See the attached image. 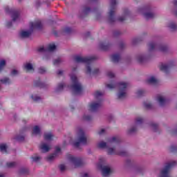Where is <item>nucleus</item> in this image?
<instances>
[{
    "label": "nucleus",
    "instance_id": "nucleus-1",
    "mask_svg": "<svg viewBox=\"0 0 177 177\" xmlns=\"http://www.w3.org/2000/svg\"><path fill=\"white\" fill-rule=\"evenodd\" d=\"M120 138L113 136L108 139L107 142L101 141L97 143V147L100 149H106L108 154H118V156H126L127 151L125 150L116 147L115 148H111L110 146L113 145H118L120 143Z\"/></svg>",
    "mask_w": 177,
    "mask_h": 177
},
{
    "label": "nucleus",
    "instance_id": "nucleus-2",
    "mask_svg": "<svg viewBox=\"0 0 177 177\" xmlns=\"http://www.w3.org/2000/svg\"><path fill=\"white\" fill-rule=\"evenodd\" d=\"M40 28H42V22L41 20L31 21L29 24V28L21 30L19 36L21 38H28L32 34L34 30H40Z\"/></svg>",
    "mask_w": 177,
    "mask_h": 177
},
{
    "label": "nucleus",
    "instance_id": "nucleus-3",
    "mask_svg": "<svg viewBox=\"0 0 177 177\" xmlns=\"http://www.w3.org/2000/svg\"><path fill=\"white\" fill-rule=\"evenodd\" d=\"M92 60H93V57H82L80 55L75 56V62H76V63H85L86 73L88 74H97V73H99L98 68H95L93 71L92 68H91Z\"/></svg>",
    "mask_w": 177,
    "mask_h": 177
},
{
    "label": "nucleus",
    "instance_id": "nucleus-4",
    "mask_svg": "<svg viewBox=\"0 0 177 177\" xmlns=\"http://www.w3.org/2000/svg\"><path fill=\"white\" fill-rule=\"evenodd\" d=\"M118 86L119 88V93L118 94V99H124L127 97V88H128V84L125 82H120L119 84H115V82H112L111 83L106 84V88L108 89H114Z\"/></svg>",
    "mask_w": 177,
    "mask_h": 177
},
{
    "label": "nucleus",
    "instance_id": "nucleus-5",
    "mask_svg": "<svg viewBox=\"0 0 177 177\" xmlns=\"http://www.w3.org/2000/svg\"><path fill=\"white\" fill-rule=\"evenodd\" d=\"M77 68H73L72 69V73L71 74V80L72 82L71 86H68V88H71V89L73 90V92L76 93L77 95H80L82 92V85L80 84V81H78V78L74 74L75 73Z\"/></svg>",
    "mask_w": 177,
    "mask_h": 177
},
{
    "label": "nucleus",
    "instance_id": "nucleus-6",
    "mask_svg": "<svg viewBox=\"0 0 177 177\" xmlns=\"http://www.w3.org/2000/svg\"><path fill=\"white\" fill-rule=\"evenodd\" d=\"M53 133L50 131L44 133V141L39 145V149L43 153H48L50 150V144L49 142L53 140Z\"/></svg>",
    "mask_w": 177,
    "mask_h": 177
},
{
    "label": "nucleus",
    "instance_id": "nucleus-7",
    "mask_svg": "<svg viewBox=\"0 0 177 177\" xmlns=\"http://www.w3.org/2000/svg\"><path fill=\"white\" fill-rule=\"evenodd\" d=\"M76 135L77 138V141L73 142L75 147H80L81 145H86V135H85V131L81 127H77L76 129Z\"/></svg>",
    "mask_w": 177,
    "mask_h": 177
},
{
    "label": "nucleus",
    "instance_id": "nucleus-8",
    "mask_svg": "<svg viewBox=\"0 0 177 177\" xmlns=\"http://www.w3.org/2000/svg\"><path fill=\"white\" fill-rule=\"evenodd\" d=\"M94 96L95 99H98L99 100L97 102H93L89 105V110L91 111H96L100 106H102V96H103V93L102 91H95L94 93Z\"/></svg>",
    "mask_w": 177,
    "mask_h": 177
},
{
    "label": "nucleus",
    "instance_id": "nucleus-9",
    "mask_svg": "<svg viewBox=\"0 0 177 177\" xmlns=\"http://www.w3.org/2000/svg\"><path fill=\"white\" fill-rule=\"evenodd\" d=\"M176 165V162L171 161L166 165L165 168L161 171L160 177H171L169 176V169Z\"/></svg>",
    "mask_w": 177,
    "mask_h": 177
},
{
    "label": "nucleus",
    "instance_id": "nucleus-10",
    "mask_svg": "<svg viewBox=\"0 0 177 177\" xmlns=\"http://www.w3.org/2000/svg\"><path fill=\"white\" fill-rule=\"evenodd\" d=\"M5 10L6 13L11 15V17L14 21H18L20 19V12L19 10L11 9L8 6L5 7Z\"/></svg>",
    "mask_w": 177,
    "mask_h": 177
},
{
    "label": "nucleus",
    "instance_id": "nucleus-11",
    "mask_svg": "<svg viewBox=\"0 0 177 177\" xmlns=\"http://www.w3.org/2000/svg\"><path fill=\"white\" fill-rule=\"evenodd\" d=\"M102 164H104V159L103 158L100 159L98 167L101 168L103 176H109V175L111 174V167H110V166L102 167Z\"/></svg>",
    "mask_w": 177,
    "mask_h": 177
},
{
    "label": "nucleus",
    "instance_id": "nucleus-12",
    "mask_svg": "<svg viewBox=\"0 0 177 177\" xmlns=\"http://www.w3.org/2000/svg\"><path fill=\"white\" fill-rule=\"evenodd\" d=\"M68 160L69 163L74 168H77V167H80L82 164V159L81 158H75L72 155L68 156Z\"/></svg>",
    "mask_w": 177,
    "mask_h": 177
},
{
    "label": "nucleus",
    "instance_id": "nucleus-13",
    "mask_svg": "<svg viewBox=\"0 0 177 177\" xmlns=\"http://www.w3.org/2000/svg\"><path fill=\"white\" fill-rule=\"evenodd\" d=\"M138 12L143 15L145 19H153L154 17V14L150 11V8L147 6L139 8Z\"/></svg>",
    "mask_w": 177,
    "mask_h": 177
},
{
    "label": "nucleus",
    "instance_id": "nucleus-14",
    "mask_svg": "<svg viewBox=\"0 0 177 177\" xmlns=\"http://www.w3.org/2000/svg\"><path fill=\"white\" fill-rule=\"evenodd\" d=\"M117 5V0H111V9L109 12V21L113 23V21H115V17H114L115 6Z\"/></svg>",
    "mask_w": 177,
    "mask_h": 177
},
{
    "label": "nucleus",
    "instance_id": "nucleus-15",
    "mask_svg": "<svg viewBox=\"0 0 177 177\" xmlns=\"http://www.w3.org/2000/svg\"><path fill=\"white\" fill-rule=\"evenodd\" d=\"M158 49L159 52H167L168 50V47L165 45H157L154 43H150L149 44V50L151 52V50H154V49Z\"/></svg>",
    "mask_w": 177,
    "mask_h": 177
},
{
    "label": "nucleus",
    "instance_id": "nucleus-16",
    "mask_svg": "<svg viewBox=\"0 0 177 177\" xmlns=\"http://www.w3.org/2000/svg\"><path fill=\"white\" fill-rule=\"evenodd\" d=\"M56 46L54 44H48L47 46H40L38 48V52L45 53V52H55Z\"/></svg>",
    "mask_w": 177,
    "mask_h": 177
},
{
    "label": "nucleus",
    "instance_id": "nucleus-17",
    "mask_svg": "<svg viewBox=\"0 0 177 177\" xmlns=\"http://www.w3.org/2000/svg\"><path fill=\"white\" fill-rule=\"evenodd\" d=\"M172 66H174V62H168L167 64L161 63L159 65V68L161 71H163V73H168Z\"/></svg>",
    "mask_w": 177,
    "mask_h": 177
},
{
    "label": "nucleus",
    "instance_id": "nucleus-18",
    "mask_svg": "<svg viewBox=\"0 0 177 177\" xmlns=\"http://www.w3.org/2000/svg\"><path fill=\"white\" fill-rule=\"evenodd\" d=\"M61 153H62V150L60 149V147H57L55 148V153H53V154L48 156L47 157V160L49 162L53 161V160H55V158H56L57 156H59V154H60Z\"/></svg>",
    "mask_w": 177,
    "mask_h": 177
},
{
    "label": "nucleus",
    "instance_id": "nucleus-19",
    "mask_svg": "<svg viewBox=\"0 0 177 177\" xmlns=\"http://www.w3.org/2000/svg\"><path fill=\"white\" fill-rule=\"evenodd\" d=\"M156 101L159 104V106H165V104L168 102V100L163 95H158Z\"/></svg>",
    "mask_w": 177,
    "mask_h": 177
},
{
    "label": "nucleus",
    "instance_id": "nucleus-20",
    "mask_svg": "<svg viewBox=\"0 0 177 177\" xmlns=\"http://www.w3.org/2000/svg\"><path fill=\"white\" fill-rule=\"evenodd\" d=\"M0 82L4 85H10V84H12V80L8 77H3L0 79Z\"/></svg>",
    "mask_w": 177,
    "mask_h": 177
},
{
    "label": "nucleus",
    "instance_id": "nucleus-21",
    "mask_svg": "<svg viewBox=\"0 0 177 177\" xmlns=\"http://www.w3.org/2000/svg\"><path fill=\"white\" fill-rule=\"evenodd\" d=\"M147 82L148 84L156 85L158 83V80L154 76H151L147 79Z\"/></svg>",
    "mask_w": 177,
    "mask_h": 177
},
{
    "label": "nucleus",
    "instance_id": "nucleus-22",
    "mask_svg": "<svg viewBox=\"0 0 177 177\" xmlns=\"http://www.w3.org/2000/svg\"><path fill=\"white\" fill-rule=\"evenodd\" d=\"M32 135H41V127L38 125H36L32 129Z\"/></svg>",
    "mask_w": 177,
    "mask_h": 177
},
{
    "label": "nucleus",
    "instance_id": "nucleus-23",
    "mask_svg": "<svg viewBox=\"0 0 177 177\" xmlns=\"http://www.w3.org/2000/svg\"><path fill=\"white\" fill-rule=\"evenodd\" d=\"M149 56L146 55H140L137 57V60L139 62V63H143L146 59H147Z\"/></svg>",
    "mask_w": 177,
    "mask_h": 177
},
{
    "label": "nucleus",
    "instance_id": "nucleus-24",
    "mask_svg": "<svg viewBox=\"0 0 177 177\" xmlns=\"http://www.w3.org/2000/svg\"><path fill=\"white\" fill-rule=\"evenodd\" d=\"M111 59L113 63H118V62H120V59H121V57L120 56V54H114L111 56Z\"/></svg>",
    "mask_w": 177,
    "mask_h": 177
},
{
    "label": "nucleus",
    "instance_id": "nucleus-25",
    "mask_svg": "<svg viewBox=\"0 0 177 177\" xmlns=\"http://www.w3.org/2000/svg\"><path fill=\"white\" fill-rule=\"evenodd\" d=\"M24 67L27 71H34V66H32V64L30 62L25 64Z\"/></svg>",
    "mask_w": 177,
    "mask_h": 177
},
{
    "label": "nucleus",
    "instance_id": "nucleus-26",
    "mask_svg": "<svg viewBox=\"0 0 177 177\" xmlns=\"http://www.w3.org/2000/svg\"><path fill=\"white\" fill-rule=\"evenodd\" d=\"M64 88H66V84L64 83H60L57 86V87L55 88V91L56 92H62V91H63V89H64Z\"/></svg>",
    "mask_w": 177,
    "mask_h": 177
},
{
    "label": "nucleus",
    "instance_id": "nucleus-27",
    "mask_svg": "<svg viewBox=\"0 0 177 177\" xmlns=\"http://www.w3.org/2000/svg\"><path fill=\"white\" fill-rule=\"evenodd\" d=\"M167 27L169 28L171 31H174V30L177 29V25L175 22L169 23Z\"/></svg>",
    "mask_w": 177,
    "mask_h": 177
},
{
    "label": "nucleus",
    "instance_id": "nucleus-28",
    "mask_svg": "<svg viewBox=\"0 0 177 177\" xmlns=\"http://www.w3.org/2000/svg\"><path fill=\"white\" fill-rule=\"evenodd\" d=\"M143 122V118L141 117H138L136 119L135 125L136 127H139V125H142Z\"/></svg>",
    "mask_w": 177,
    "mask_h": 177
},
{
    "label": "nucleus",
    "instance_id": "nucleus-29",
    "mask_svg": "<svg viewBox=\"0 0 177 177\" xmlns=\"http://www.w3.org/2000/svg\"><path fill=\"white\" fill-rule=\"evenodd\" d=\"M99 46L102 50H107V49H109V44L106 43H100Z\"/></svg>",
    "mask_w": 177,
    "mask_h": 177
},
{
    "label": "nucleus",
    "instance_id": "nucleus-30",
    "mask_svg": "<svg viewBox=\"0 0 177 177\" xmlns=\"http://www.w3.org/2000/svg\"><path fill=\"white\" fill-rule=\"evenodd\" d=\"M8 149V146L6 144H1L0 145V151L1 153H6V149Z\"/></svg>",
    "mask_w": 177,
    "mask_h": 177
},
{
    "label": "nucleus",
    "instance_id": "nucleus-31",
    "mask_svg": "<svg viewBox=\"0 0 177 177\" xmlns=\"http://www.w3.org/2000/svg\"><path fill=\"white\" fill-rule=\"evenodd\" d=\"M30 97L34 102H39V100H41V97L38 96L37 94L32 95Z\"/></svg>",
    "mask_w": 177,
    "mask_h": 177
},
{
    "label": "nucleus",
    "instance_id": "nucleus-32",
    "mask_svg": "<svg viewBox=\"0 0 177 177\" xmlns=\"http://www.w3.org/2000/svg\"><path fill=\"white\" fill-rule=\"evenodd\" d=\"M5 66H6V61L5 59H0V71L3 70Z\"/></svg>",
    "mask_w": 177,
    "mask_h": 177
},
{
    "label": "nucleus",
    "instance_id": "nucleus-33",
    "mask_svg": "<svg viewBox=\"0 0 177 177\" xmlns=\"http://www.w3.org/2000/svg\"><path fill=\"white\" fill-rule=\"evenodd\" d=\"M144 106L145 109H151V107H153V105L151 104V103L149 102H145Z\"/></svg>",
    "mask_w": 177,
    "mask_h": 177
},
{
    "label": "nucleus",
    "instance_id": "nucleus-34",
    "mask_svg": "<svg viewBox=\"0 0 177 177\" xmlns=\"http://www.w3.org/2000/svg\"><path fill=\"white\" fill-rule=\"evenodd\" d=\"M127 16H128V11H126L124 12V15L123 17H120L119 19H118V21H124V20H125Z\"/></svg>",
    "mask_w": 177,
    "mask_h": 177
},
{
    "label": "nucleus",
    "instance_id": "nucleus-35",
    "mask_svg": "<svg viewBox=\"0 0 177 177\" xmlns=\"http://www.w3.org/2000/svg\"><path fill=\"white\" fill-rule=\"evenodd\" d=\"M107 77L109 78H114V77H115V75L111 71H109L107 72Z\"/></svg>",
    "mask_w": 177,
    "mask_h": 177
},
{
    "label": "nucleus",
    "instance_id": "nucleus-36",
    "mask_svg": "<svg viewBox=\"0 0 177 177\" xmlns=\"http://www.w3.org/2000/svg\"><path fill=\"white\" fill-rule=\"evenodd\" d=\"M8 168H13L16 165V162H10L6 164Z\"/></svg>",
    "mask_w": 177,
    "mask_h": 177
},
{
    "label": "nucleus",
    "instance_id": "nucleus-37",
    "mask_svg": "<svg viewBox=\"0 0 177 177\" xmlns=\"http://www.w3.org/2000/svg\"><path fill=\"white\" fill-rule=\"evenodd\" d=\"M91 118H92V116H91L89 115L84 114L83 116V120L84 121H89V120H91Z\"/></svg>",
    "mask_w": 177,
    "mask_h": 177
},
{
    "label": "nucleus",
    "instance_id": "nucleus-38",
    "mask_svg": "<svg viewBox=\"0 0 177 177\" xmlns=\"http://www.w3.org/2000/svg\"><path fill=\"white\" fill-rule=\"evenodd\" d=\"M106 129L102 128L98 131L97 133L98 135H104V133H106Z\"/></svg>",
    "mask_w": 177,
    "mask_h": 177
},
{
    "label": "nucleus",
    "instance_id": "nucleus-39",
    "mask_svg": "<svg viewBox=\"0 0 177 177\" xmlns=\"http://www.w3.org/2000/svg\"><path fill=\"white\" fill-rule=\"evenodd\" d=\"M15 140H19V142H21L22 140H24V136H17L15 138Z\"/></svg>",
    "mask_w": 177,
    "mask_h": 177
},
{
    "label": "nucleus",
    "instance_id": "nucleus-40",
    "mask_svg": "<svg viewBox=\"0 0 177 177\" xmlns=\"http://www.w3.org/2000/svg\"><path fill=\"white\" fill-rule=\"evenodd\" d=\"M133 132H136V127H131L129 130V133H133Z\"/></svg>",
    "mask_w": 177,
    "mask_h": 177
},
{
    "label": "nucleus",
    "instance_id": "nucleus-41",
    "mask_svg": "<svg viewBox=\"0 0 177 177\" xmlns=\"http://www.w3.org/2000/svg\"><path fill=\"white\" fill-rule=\"evenodd\" d=\"M143 93H145V91L143 90H138L136 92L137 96H142V95H143Z\"/></svg>",
    "mask_w": 177,
    "mask_h": 177
},
{
    "label": "nucleus",
    "instance_id": "nucleus-42",
    "mask_svg": "<svg viewBox=\"0 0 177 177\" xmlns=\"http://www.w3.org/2000/svg\"><path fill=\"white\" fill-rule=\"evenodd\" d=\"M46 71V69L44 67H41L39 69V73H40V74H44V73H45Z\"/></svg>",
    "mask_w": 177,
    "mask_h": 177
},
{
    "label": "nucleus",
    "instance_id": "nucleus-43",
    "mask_svg": "<svg viewBox=\"0 0 177 177\" xmlns=\"http://www.w3.org/2000/svg\"><path fill=\"white\" fill-rule=\"evenodd\" d=\"M19 74V71L16 70V69H13L11 71V75H17Z\"/></svg>",
    "mask_w": 177,
    "mask_h": 177
},
{
    "label": "nucleus",
    "instance_id": "nucleus-44",
    "mask_svg": "<svg viewBox=\"0 0 177 177\" xmlns=\"http://www.w3.org/2000/svg\"><path fill=\"white\" fill-rule=\"evenodd\" d=\"M32 161L37 162V161H38L39 160V156H32Z\"/></svg>",
    "mask_w": 177,
    "mask_h": 177
},
{
    "label": "nucleus",
    "instance_id": "nucleus-45",
    "mask_svg": "<svg viewBox=\"0 0 177 177\" xmlns=\"http://www.w3.org/2000/svg\"><path fill=\"white\" fill-rule=\"evenodd\" d=\"M61 62H62V59L57 58V59H55V60L54 61V64H55V66H57V64H59V63H60Z\"/></svg>",
    "mask_w": 177,
    "mask_h": 177
},
{
    "label": "nucleus",
    "instance_id": "nucleus-46",
    "mask_svg": "<svg viewBox=\"0 0 177 177\" xmlns=\"http://www.w3.org/2000/svg\"><path fill=\"white\" fill-rule=\"evenodd\" d=\"M59 169L62 171H65L66 170V165H59Z\"/></svg>",
    "mask_w": 177,
    "mask_h": 177
},
{
    "label": "nucleus",
    "instance_id": "nucleus-47",
    "mask_svg": "<svg viewBox=\"0 0 177 177\" xmlns=\"http://www.w3.org/2000/svg\"><path fill=\"white\" fill-rule=\"evenodd\" d=\"M151 127L153 128V129L156 130L158 127V125L156 123H153L151 124Z\"/></svg>",
    "mask_w": 177,
    "mask_h": 177
},
{
    "label": "nucleus",
    "instance_id": "nucleus-48",
    "mask_svg": "<svg viewBox=\"0 0 177 177\" xmlns=\"http://www.w3.org/2000/svg\"><path fill=\"white\" fill-rule=\"evenodd\" d=\"M70 31H71V28H65V32H70Z\"/></svg>",
    "mask_w": 177,
    "mask_h": 177
},
{
    "label": "nucleus",
    "instance_id": "nucleus-49",
    "mask_svg": "<svg viewBox=\"0 0 177 177\" xmlns=\"http://www.w3.org/2000/svg\"><path fill=\"white\" fill-rule=\"evenodd\" d=\"M57 74L58 75H62V74H63V71L62 70L58 71Z\"/></svg>",
    "mask_w": 177,
    "mask_h": 177
},
{
    "label": "nucleus",
    "instance_id": "nucleus-50",
    "mask_svg": "<svg viewBox=\"0 0 177 177\" xmlns=\"http://www.w3.org/2000/svg\"><path fill=\"white\" fill-rule=\"evenodd\" d=\"M7 27H11L12 26V22H8L6 24Z\"/></svg>",
    "mask_w": 177,
    "mask_h": 177
},
{
    "label": "nucleus",
    "instance_id": "nucleus-51",
    "mask_svg": "<svg viewBox=\"0 0 177 177\" xmlns=\"http://www.w3.org/2000/svg\"><path fill=\"white\" fill-rule=\"evenodd\" d=\"M82 177H88V174L86 173H84L82 174Z\"/></svg>",
    "mask_w": 177,
    "mask_h": 177
},
{
    "label": "nucleus",
    "instance_id": "nucleus-52",
    "mask_svg": "<svg viewBox=\"0 0 177 177\" xmlns=\"http://www.w3.org/2000/svg\"><path fill=\"white\" fill-rule=\"evenodd\" d=\"M174 4L175 5V6H177V0L174 1Z\"/></svg>",
    "mask_w": 177,
    "mask_h": 177
},
{
    "label": "nucleus",
    "instance_id": "nucleus-53",
    "mask_svg": "<svg viewBox=\"0 0 177 177\" xmlns=\"http://www.w3.org/2000/svg\"><path fill=\"white\" fill-rule=\"evenodd\" d=\"M89 10H91V8H86L85 12H89Z\"/></svg>",
    "mask_w": 177,
    "mask_h": 177
},
{
    "label": "nucleus",
    "instance_id": "nucleus-54",
    "mask_svg": "<svg viewBox=\"0 0 177 177\" xmlns=\"http://www.w3.org/2000/svg\"><path fill=\"white\" fill-rule=\"evenodd\" d=\"M41 82H39V83H37V84H36V85L37 86H41Z\"/></svg>",
    "mask_w": 177,
    "mask_h": 177
},
{
    "label": "nucleus",
    "instance_id": "nucleus-55",
    "mask_svg": "<svg viewBox=\"0 0 177 177\" xmlns=\"http://www.w3.org/2000/svg\"><path fill=\"white\" fill-rule=\"evenodd\" d=\"M71 110H74V106H73L72 105H71Z\"/></svg>",
    "mask_w": 177,
    "mask_h": 177
},
{
    "label": "nucleus",
    "instance_id": "nucleus-56",
    "mask_svg": "<svg viewBox=\"0 0 177 177\" xmlns=\"http://www.w3.org/2000/svg\"><path fill=\"white\" fill-rule=\"evenodd\" d=\"M0 177H5V175H3V174H0Z\"/></svg>",
    "mask_w": 177,
    "mask_h": 177
},
{
    "label": "nucleus",
    "instance_id": "nucleus-57",
    "mask_svg": "<svg viewBox=\"0 0 177 177\" xmlns=\"http://www.w3.org/2000/svg\"><path fill=\"white\" fill-rule=\"evenodd\" d=\"M136 41H137L136 39H134L133 40V44H135V42H136Z\"/></svg>",
    "mask_w": 177,
    "mask_h": 177
},
{
    "label": "nucleus",
    "instance_id": "nucleus-58",
    "mask_svg": "<svg viewBox=\"0 0 177 177\" xmlns=\"http://www.w3.org/2000/svg\"><path fill=\"white\" fill-rule=\"evenodd\" d=\"M0 89H1V84H0Z\"/></svg>",
    "mask_w": 177,
    "mask_h": 177
},
{
    "label": "nucleus",
    "instance_id": "nucleus-59",
    "mask_svg": "<svg viewBox=\"0 0 177 177\" xmlns=\"http://www.w3.org/2000/svg\"><path fill=\"white\" fill-rule=\"evenodd\" d=\"M0 107H1V104H0Z\"/></svg>",
    "mask_w": 177,
    "mask_h": 177
}]
</instances>
